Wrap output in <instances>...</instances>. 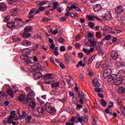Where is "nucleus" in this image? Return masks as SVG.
I'll list each match as a JSON object with an SVG mask.
<instances>
[{"label":"nucleus","mask_w":125,"mask_h":125,"mask_svg":"<svg viewBox=\"0 0 125 125\" xmlns=\"http://www.w3.org/2000/svg\"><path fill=\"white\" fill-rule=\"evenodd\" d=\"M30 100V97H26V96L24 94L20 95L18 98V100L20 101V102H21L22 104H27V103H29Z\"/></svg>","instance_id":"1"},{"label":"nucleus","mask_w":125,"mask_h":125,"mask_svg":"<svg viewBox=\"0 0 125 125\" xmlns=\"http://www.w3.org/2000/svg\"><path fill=\"white\" fill-rule=\"evenodd\" d=\"M44 107L45 111H47L48 113H49V114H51L52 115H53V114L56 112L55 108L50 106V104L49 103H46L44 105Z\"/></svg>","instance_id":"2"},{"label":"nucleus","mask_w":125,"mask_h":125,"mask_svg":"<svg viewBox=\"0 0 125 125\" xmlns=\"http://www.w3.org/2000/svg\"><path fill=\"white\" fill-rule=\"evenodd\" d=\"M40 105L41 107H38L37 109V111L38 112L39 114L42 115V114L45 112V107H44L45 104L44 103V102L42 101L40 103Z\"/></svg>","instance_id":"3"},{"label":"nucleus","mask_w":125,"mask_h":125,"mask_svg":"<svg viewBox=\"0 0 125 125\" xmlns=\"http://www.w3.org/2000/svg\"><path fill=\"white\" fill-rule=\"evenodd\" d=\"M29 101V105L31 107V109H35L37 104H36V100L34 98H30Z\"/></svg>","instance_id":"4"},{"label":"nucleus","mask_w":125,"mask_h":125,"mask_svg":"<svg viewBox=\"0 0 125 125\" xmlns=\"http://www.w3.org/2000/svg\"><path fill=\"white\" fill-rule=\"evenodd\" d=\"M123 12H124V7L123 6H118L115 8V13L117 15L123 13Z\"/></svg>","instance_id":"5"},{"label":"nucleus","mask_w":125,"mask_h":125,"mask_svg":"<svg viewBox=\"0 0 125 125\" xmlns=\"http://www.w3.org/2000/svg\"><path fill=\"white\" fill-rule=\"evenodd\" d=\"M112 73V69L110 68H106L104 71L103 74V77L104 79H107L110 74Z\"/></svg>","instance_id":"6"},{"label":"nucleus","mask_w":125,"mask_h":125,"mask_svg":"<svg viewBox=\"0 0 125 125\" xmlns=\"http://www.w3.org/2000/svg\"><path fill=\"white\" fill-rule=\"evenodd\" d=\"M31 68L34 72H37V71H40L42 69V65L40 63H36L32 65Z\"/></svg>","instance_id":"7"},{"label":"nucleus","mask_w":125,"mask_h":125,"mask_svg":"<svg viewBox=\"0 0 125 125\" xmlns=\"http://www.w3.org/2000/svg\"><path fill=\"white\" fill-rule=\"evenodd\" d=\"M31 53V50L28 48H25L22 51V54L24 57H28Z\"/></svg>","instance_id":"8"},{"label":"nucleus","mask_w":125,"mask_h":125,"mask_svg":"<svg viewBox=\"0 0 125 125\" xmlns=\"http://www.w3.org/2000/svg\"><path fill=\"white\" fill-rule=\"evenodd\" d=\"M110 56L112 58V59H114V60H116L118 59V58H119V55H118V53L115 50L112 51V52L110 53Z\"/></svg>","instance_id":"9"},{"label":"nucleus","mask_w":125,"mask_h":125,"mask_svg":"<svg viewBox=\"0 0 125 125\" xmlns=\"http://www.w3.org/2000/svg\"><path fill=\"white\" fill-rule=\"evenodd\" d=\"M86 18L89 21H94V19H96V20H98L99 21H101V19L98 18L92 15L87 16Z\"/></svg>","instance_id":"10"},{"label":"nucleus","mask_w":125,"mask_h":125,"mask_svg":"<svg viewBox=\"0 0 125 125\" xmlns=\"http://www.w3.org/2000/svg\"><path fill=\"white\" fill-rule=\"evenodd\" d=\"M76 118H77L78 122L79 123H83H83H87V122L88 121L87 118H86V117L85 116H84V118L85 119H83V118H82L80 115H77L76 116Z\"/></svg>","instance_id":"11"},{"label":"nucleus","mask_w":125,"mask_h":125,"mask_svg":"<svg viewBox=\"0 0 125 125\" xmlns=\"http://www.w3.org/2000/svg\"><path fill=\"white\" fill-rule=\"evenodd\" d=\"M93 9L95 12H98L102 9V6L100 4H96L93 6Z\"/></svg>","instance_id":"12"},{"label":"nucleus","mask_w":125,"mask_h":125,"mask_svg":"<svg viewBox=\"0 0 125 125\" xmlns=\"http://www.w3.org/2000/svg\"><path fill=\"white\" fill-rule=\"evenodd\" d=\"M92 83L95 87H100V86H101V84H100L97 79H94V80L92 81Z\"/></svg>","instance_id":"13"},{"label":"nucleus","mask_w":125,"mask_h":125,"mask_svg":"<svg viewBox=\"0 0 125 125\" xmlns=\"http://www.w3.org/2000/svg\"><path fill=\"white\" fill-rule=\"evenodd\" d=\"M13 41L14 42H21L22 39L18 36V35H14L12 38Z\"/></svg>","instance_id":"14"},{"label":"nucleus","mask_w":125,"mask_h":125,"mask_svg":"<svg viewBox=\"0 0 125 125\" xmlns=\"http://www.w3.org/2000/svg\"><path fill=\"white\" fill-rule=\"evenodd\" d=\"M36 3L37 4V6L41 7L44 5V4H46V3H48V1H42L41 2L38 1Z\"/></svg>","instance_id":"15"},{"label":"nucleus","mask_w":125,"mask_h":125,"mask_svg":"<svg viewBox=\"0 0 125 125\" xmlns=\"http://www.w3.org/2000/svg\"><path fill=\"white\" fill-rule=\"evenodd\" d=\"M31 44H32V43L28 40H25L21 42V45L23 46H30Z\"/></svg>","instance_id":"16"},{"label":"nucleus","mask_w":125,"mask_h":125,"mask_svg":"<svg viewBox=\"0 0 125 125\" xmlns=\"http://www.w3.org/2000/svg\"><path fill=\"white\" fill-rule=\"evenodd\" d=\"M34 77L36 80H40L42 77V74L41 72H37L34 74Z\"/></svg>","instance_id":"17"},{"label":"nucleus","mask_w":125,"mask_h":125,"mask_svg":"<svg viewBox=\"0 0 125 125\" xmlns=\"http://www.w3.org/2000/svg\"><path fill=\"white\" fill-rule=\"evenodd\" d=\"M7 8V6L4 3L1 2L0 3V11H4V10H6Z\"/></svg>","instance_id":"18"},{"label":"nucleus","mask_w":125,"mask_h":125,"mask_svg":"<svg viewBox=\"0 0 125 125\" xmlns=\"http://www.w3.org/2000/svg\"><path fill=\"white\" fill-rule=\"evenodd\" d=\"M64 59L65 60L66 64H69L70 62V56H69L68 53H65L64 54Z\"/></svg>","instance_id":"19"},{"label":"nucleus","mask_w":125,"mask_h":125,"mask_svg":"<svg viewBox=\"0 0 125 125\" xmlns=\"http://www.w3.org/2000/svg\"><path fill=\"white\" fill-rule=\"evenodd\" d=\"M36 11V9L32 8L30 10L29 13L28 14V18H34L35 15H32L34 12Z\"/></svg>","instance_id":"20"},{"label":"nucleus","mask_w":125,"mask_h":125,"mask_svg":"<svg viewBox=\"0 0 125 125\" xmlns=\"http://www.w3.org/2000/svg\"><path fill=\"white\" fill-rule=\"evenodd\" d=\"M10 13L12 16H16L18 13V10L17 9H12L10 10Z\"/></svg>","instance_id":"21"},{"label":"nucleus","mask_w":125,"mask_h":125,"mask_svg":"<svg viewBox=\"0 0 125 125\" xmlns=\"http://www.w3.org/2000/svg\"><path fill=\"white\" fill-rule=\"evenodd\" d=\"M7 27L11 29V28H14L15 27V22L10 21L7 23Z\"/></svg>","instance_id":"22"},{"label":"nucleus","mask_w":125,"mask_h":125,"mask_svg":"<svg viewBox=\"0 0 125 125\" xmlns=\"http://www.w3.org/2000/svg\"><path fill=\"white\" fill-rule=\"evenodd\" d=\"M123 79L122 78H117L114 82V83L116 85H119L121 83H122Z\"/></svg>","instance_id":"23"},{"label":"nucleus","mask_w":125,"mask_h":125,"mask_svg":"<svg viewBox=\"0 0 125 125\" xmlns=\"http://www.w3.org/2000/svg\"><path fill=\"white\" fill-rule=\"evenodd\" d=\"M23 61L25 62L26 64H31V63H32V61L31 60H30V59H29V57H25V58L23 59Z\"/></svg>","instance_id":"24"},{"label":"nucleus","mask_w":125,"mask_h":125,"mask_svg":"<svg viewBox=\"0 0 125 125\" xmlns=\"http://www.w3.org/2000/svg\"><path fill=\"white\" fill-rule=\"evenodd\" d=\"M89 41L90 42V46L91 47L92 46H95V45H96V42L93 41L92 39L89 40Z\"/></svg>","instance_id":"25"},{"label":"nucleus","mask_w":125,"mask_h":125,"mask_svg":"<svg viewBox=\"0 0 125 125\" xmlns=\"http://www.w3.org/2000/svg\"><path fill=\"white\" fill-rule=\"evenodd\" d=\"M119 76L121 77V78H125V70H120L119 73Z\"/></svg>","instance_id":"26"},{"label":"nucleus","mask_w":125,"mask_h":125,"mask_svg":"<svg viewBox=\"0 0 125 125\" xmlns=\"http://www.w3.org/2000/svg\"><path fill=\"white\" fill-rule=\"evenodd\" d=\"M116 65L119 68H121V67H125V62H118L116 63Z\"/></svg>","instance_id":"27"},{"label":"nucleus","mask_w":125,"mask_h":125,"mask_svg":"<svg viewBox=\"0 0 125 125\" xmlns=\"http://www.w3.org/2000/svg\"><path fill=\"white\" fill-rule=\"evenodd\" d=\"M51 84V87H52V88H55V87H59V83L58 82L52 83Z\"/></svg>","instance_id":"28"},{"label":"nucleus","mask_w":125,"mask_h":125,"mask_svg":"<svg viewBox=\"0 0 125 125\" xmlns=\"http://www.w3.org/2000/svg\"><path fill=\"white\" fill-rule=\"evenodd\" d=\"M85 63H83V62L80 61L76 65V67L79 68V67H85Z\"/></svg>","instance_id":"29"},{"label":"nucleus","mask_w":125,"mask_h":125,"mask_svg":"<svg viewBox=\"0 0 125 125\" xmlns=\"http://www.w3.org/2000/svg\"><path fill=\"white\" fill-rule=\"evenodd\" d=\"M24 32H32V26H27L24 28Z\"/></svg>","instance_id":"30"},{"label":"nucleus","mask_w":125,"mask_h":125,"mask_svg":"<svg viewBox=\"0 0 125 125\" xmlns=\"http://www.w3.org/2000/svg\"><path fill=\"white\" fill-rule=\"evenodd\" d=\"M103 18L107 21L111 20V16L110 15H105L103 17Z\"/></svg>","instance_id":"31"},{"label":"nucleus","mask_w":125,"mask_h":125,"mask_svg":"<svg viewBox=\"0 0 125 125\" xmlns=\"http://www.w3.org/2000/svg\"><path fill=\"white\" fill-rule=\"evenodd\" d=\"M101 104L103 106V107H105L107 106V103H106V101L104 99H101L100 100Z\"/></svg>","instance_id":"32"},{"label":"nucleus","mask_w":125,"mask_h":125,"mask_svg":"<svg viewBox=\"0 0 125 125\" xmlns=\"http://www.w3.org/2000/svg\"><path fill=\"white\" fill-rule=\"evenodd\" d=\"M7 93L9 95L12 97H14V95H13V91L11 89H9L7 91Z\"/></svg>","instance_id":"33"},{"label":"nucleus","mask_w":125,"mask_h":125,"mask_svg":"<svg viewBox=\"0 0 125 125\" xmlns=\"http://www.w3.org/2000/svg\"><path fill=\"white\" fill-rule=\"evenodd\" d=\"M107 82L109 83H111V82H112V81H114V76L112 75H109V76H107Z\"/></svg>","instance_id":"34"},{"label":"nucleus","mask_w":125,"mask_h":125,"mask_svg":"<svg viewBox=\"0 0 125 125\" xmlns=\"http://www.w3.org/2000/svg\"><path fill=\"white\" fill-rule=\"evenodd\" d=\"M30 37H31V34L28 33L26 32L23 33V37L24 39H26L27 38H30Z\"/></svg>","instance_id":"35"},{"label":"nucleus","mask_w":125,"mask_h":125,"mask_svg":"<svg viewBox=\"0 0 125 125\" xmlns=\"http://www.w3.org/2000/svg\"><path fill=\"white\" fill-rule=\"evenodd\" d=\"M7 123H8V124H12L13 125H16V123H15V122L13 121L12 119H10L9 118L7 119Z\"/></svg>","instance_id":"36"},{"label":"nucleus","mask_w":125,"mask_h":125,"mask_svg":"<svg viewBox=\"0 0 125 125\" xmlns=\"http://www.w3.org/2000/svg\"><path fill=\"white\" fill-rule=\"evenodd\" d=\"M98 87H95V88H94V90L96 92L98 93L103 91V89H102V88Z\"/></svg>","instance_id":"37"},{"label":"nucleus","mask_w":125,"mask_h":125,"mask_svg":"<svg viewBox=\"0 0 125 125\" xmlns=\"http://www.w3.org/2000/svg\"><path fill=\"white\" fill-rule=\"evenodd\" d=\"M52 76V74H47L44 75V78H45L46 79H47L48 80H51V79H52V78H51Z\"/></svg>","instance_id":"38"},{"label":"nucleus","mask_w":125,"mask_h":125,"mask_svg":"<svg viewBox=\"0 0 125 125\" xmlns=\"http://www.w3.org/2000/svg\"><path fill=\"white\" fill-rule=\"evenodd\" d=\"M35 92L33 90H30V91L27 94L28 96H35Z\"/></svg>","instance_id":"39"},{"label":"nucleus","mask_w":125,"mask_h":125,"mask_svg":"<svg viewBox=\"0 0 125 125\" xmlns=\"http://www.w3.org/2000/svg\"><path fill=\"white\" fill-rule=\"evenodd\" d=\"M94 58H95V56L93 55L91 58H90L89 60H88V64H91V63H92V61H93V60H94Z\"/></svg>","instance_id":"40"},{"label":"nucleus","mask_w":125,"mask_h":125,"mask_svg":"<svg viewBox=\"0 0 125 125\" xmlns=\"http://www.w3.org/2000/svg\"><path fill=\"white\" fill-rule=\"evenodd\" d=\"M71 9H74V5H72L70 7L67 6L66 9V11L69 12Z\"/></svg>","instance_id":"41"},{"label":"nucleus","mask_w":125,"mask_h":125,"mask_svg":"<svg viewBox=\"0 0 125 125\" xmlns=\"http://www.w3.org/2000/svg\"><path fill=\"white\" fill-rule=\"evenodd\" d=\"M111 39V35H106L104 39H103V41H109Z\"/></svg>","instance_id":"42"},{"label":"nucleus","mask_w":125,"mask_h":125,"mask_svg":"<svg viewBox=\"0 0 125 125\" xmlns=\"http://www.w3.org/2000/svg\"><path fill=\"white\" fill-rule=\"evenodd\" d=\"M96 37L98 39H101L102 38V34L100 32H96Z\"/></svg>","instance_id":"43"},{"label":"nucleus","mask_w":125,"mask_h":125,"mask_svg":"<svg viewBox=\"0 0 125 125\" xmlns=\"http://www.w3.org/2000/svg\"><path fill=\"white\" fill-rule=\"evenodd\" d=\"M58 2H55L53 3V8L56 9L58 7Z\"/></svg>","instance_id":"44"},{"label":"nucleus","mask_w":125,"mask_h":125,"mask_svg":"<svg viewBox=\"0 0 125 125\" xmlns=\"http://www.w3.org/2000/svg\"><path fill=\"white\" fill-rule=\"evenodd\" d=\"M79 77L80 78V79H81V81H82V82H83L84 80H83V73H80L79 74Z\"/></svg>","instance_id":"45"},{"label":"nucleus","mask_w":125,"mask_h":125,"mask_svg":"<svg viewBox=\"0 0 125 125\" xmlns=\"http://www.w3.org/2000/svg\"><path fill=\"white\" fill-rule=\"evenodd\" d=\"M59 42L60 43H64L65 42V40L62 37H60L59 39Z\"/></svg>","instance_id":"46"},{"label":"nucleus","mask_w":125,"mask_h":125,"mask_svg":"<svg viewBox=\"0 0 125 125\" xmlns=\"http://www.w3.org/2000/svg\"><path fill=\"white\" fill-rule=\"evenodd\" d=\"M70 16L72 18H74V17H78V14L75 13L74 12H72L70 13Z\"/></svg>","instance_id":"47"},{"label":"nucleus","mask_w":125,"mask_h":125,"mask_svg":"<svg viewBox=\"0 0 125 125\" xmlns=\"http://www.w3.org/2000/svg\"><path fill=\"white\" fill-rule=\"evenodd\" d=\"M10 20V16H7L6 17H5L4 21V22H8V21H9Z\"/></svg>","instance_id":"48"},{"label":"nucleus","mask_w":125,"mask_h":125,"mask_svg":"<svg viewBox=\"0 0 125 125\" xmlns=\"http://www.w3.org/2000/svg\"><path fill=\"white\" fill-rule=\"evenodd\" d=\"M87 36L89 39H92L93 37H94V35H93V34L90 33H88L87 34Z\"/></svg>","instance_id":"49"},{"label":"nucleus","mask_w":125,"mask_h":125,"mask_svg":"<svg viewBox=\"0 0 125 125\" xmlns=\"http://www.w3.org/2000/svg\"><path fill=\"white\" fill-rule=\"evenodd\" d=\"M60 50L62 52H64V51H66V48L64 46H61L60 47Z\"/></svg>","instance_id":"50"},{"label":"nucleus","mask_w":125,"mask_h":125,"mask_svg":"<svg viewBox=\"0 0 125 125\" xmlns=\"http://www.w3.org/2000/svg\"><path fill=\"white\" fill-rule=\"evenodd\" d=\"M42 22H48V21H50L51 19L47 18H43L42 19Z\"/></svg>","instance_id":"51"},{"label":"nucleus","mask_w":125,"mask_h":125,"mask_svg":"<svg viewBox=\"0 0 125 125\" xmlns=\"http://www.w3.org/2000/svg\"><path fill=\"white\" fill-rule=\"evenodd\" d=\"M119 91L121 93H125V88L124 87H120L119 88Z\"/></svg>","instance_id":"52"},{"label":"nucleus","mask_w":125,"mask_h":125,"mask_svg":"<svg viewBox=\"0 0 125 125\" xmlns=\"http://www.w3.org/2000/svg\"><path fill=\"white\" fill-rule=\"evenodd\" d=\"M28 115H27V113H26L25 112L23 111L22 112V116L21 117V119H24V118H26Z\"/></svg>","instance_id":"53"},{"label":"nucleus","mask_w":125,"mask_h":125,"mask_svg":"<svg viewBox=\"0 0 125 125\" xmlns=\"http://www.w3.org/2000/svg\"><path fill=\"white\" fill-rule=\"evenodd\" d=\"M73 9H75L76 11H79L80 12H82V10L79 7L73 5Z\"/></svg>","instance_id":"54"},{"label":"nucleus","mask_w":125,"mask_h":125,"mask_svg":"<svg viewBox=\"0 0 125 125\" xmlns=\"http://www.w3.org/2000/svg\"><path fill=\"white\" fill-rule=\"evenodd\" d=\"M94 23L92 22H89L88 26L90 27V29H93V27L94 26Z\"/></svg>","instance_id":"55"},{"label":"nucleus","mask_w":125,"mask_h":125,"mask_svg":"<svg viewBox=\"0 0 125 125\" xmlns=\"http://www.w3.org/2000/svg\"><path fill=\"white\" fill-rule=\"evenodd\" d=\"M105 112L106 114H109L110 116H112V112H110V109L107 108L105 109Z\"/></svg>","instance_id":"56"},{"label":"nucleus","mask_w":125,"mask_h":125,"mask_svg":"<svg viewBox=\"0 0 125 125\" xmlns=\"http://www.w3.org/2000/svg\"><path fill=\"white\" fill-rule=\"evenodd\" d=\"M83 51L85 52V53H86L87 55H89V50H87L86 48H83Z\"/></svg>","instance_id":"57"},{"label":"nucleus","mask_w":125,"mask_h":125,"mask_svg":"<svg viewBox=\"0 0 125 125\" xmlns=\"http://www.w3.org/2000/svg\"><path fill=\"white\" fill-rule=\"evenodd\" d=\"M121 110L122 115H123V116H125V107H122L121 108Z\"/></svg>","instance_id":"58"},{"label":"nucleus","mask_w":125,"mask_h":125,"mask_svg":"<svg viewBox=\"0 0 125 125\" xmlns=\"http://www.w3.org/2000/svg\"><path fill=\"white\" fill-rule=\"evenodd\" d=\"M79 98H80V100H79L80 103H81V104H83L84 103V102H83V99L84 98L82 96V97Z\"/></svg>","instance_id":"59"},{"label":"nucleus","mask_w":125,"mask_h":125,"mask_svg":"<svg viewBox=\"0 0 125 125\" xmlns=\"http://www.w3.org/2000/svg\"><path fill=\"white\" fill-rule=\"evenodd\" d=\"M117 103L119 105H121L123 104V102H122V99L121 98H118L117 99Z\"/></svg>","instance_id":"60"},{"label":"nucleus","mask_w":125,"mask_h":125,"mask_svg":"<svg viewBox=\"0 0 125 125\" xmlns=\"http://www.w3.org/2000/svg\"><path fill=\"white\" fill-rule=\"evenodd\" d=\"M70 122L72 123V124H74L75 122H76V119L75 118V117H73L71 118V119H70Z\"/></svg>","instance_id":"61"},{"label":"nucleus","mask_w":125,"mask_h":125,"mask_svg":"<svg viewBox=\"0 0 125 125\" xmlns=\"http://www.w3.org/2000/svg\"><path fill=\"white\" fill-rule=\"evenodd\" d=\"M60 22H64V21H66V18L64 17H62L60 19Z\"/></svg>","instance_id":"62"},{"label":"nucleus","mask_w":125,"mask_h":125,"mask_svg":"<svg viewBox=\"0 0 125 125\" xmlns=\"http://www.w3.org/2000/svg\"><path fill=\"white\" fill-rule=\"evenodd\" d=\"M98 54H99V55H102V56H103V51H102L101 50L98 51Z\"/></svg>","instance_id":"63"},{"label":"nucleus","mask_w":125,"mask_h":125,"mask_svg":"<svg viewBox=\"0 0 125 125\" xmlns=\"http://www.w3.org/2000/svg\"><path fill=\"white\" fill-rule=\"evenodd\" d=\"M78 56L79 57V58H83V54L82 53H78Z\"/></svg>","instance_id":"64"}]
</instances>
